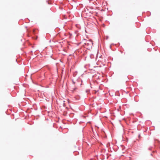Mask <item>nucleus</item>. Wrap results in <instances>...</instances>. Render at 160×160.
Segmentation results:
<instances>
[{
	"label": "nucleus",
	"mask_w": 160,
	"mask_h": 160,
	"mask_svg": "<svg viewBox=\"0 0 160 160\" xmlns=\"http://www.w3.org/2000/svg\"><path fill=\"white\" fill-rule=\"evenodd\" d=\"M89 42H86L85 43V44L88 45H89L90 47H92L93 45L92 41L91 40H90Z\"/></svg>",
	"instance_id": "1"
},
{
	"label": "nucleus",
	"mask_w": 160,
	"mask_h": 160,
	"mask_svg": "<svg viewBox=\"0 0 160 160\" xmlns=\"http://www.w3.org/2000/svg\"><path fill=\"white\" fill-rule=\"evenodd\" d=\"M89 42H86L85 43V44L88 45H89L90 47H92L93 45L92 41L91 40H90Z\"/></svg>",
	"instance_id": "2"
},
{
	"label": "nucleus",
	"mask_w": 160,
	"mask_h": 160,
	"mask_svg": "<svg viewBox=\"0 0 160 160\" xmlns=\"http://www.w3.org/2000/svg\"><path fill=\"white\" fill-rule=\"evenodd\" d=\"M35 31V30H33V32H34Z\"/></svg>",
	"instance_id": "4"
},
{
	"label": "nucleus",
	"mask_w": 160,
	"mask_h": 160,
	"mask_svg": "<svg viewBox=\"0 0 160 160\" xmlns=\"http://www.w3.org/2000/svg\"><path fill=\"white\" fill-rule=\"evenodd\" d=\"M74 90H75V89H74V90H72V91L73 92Z\"/></svg>",
	"instance_id": "3"
}]
</instances>
